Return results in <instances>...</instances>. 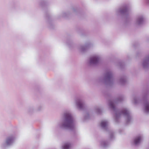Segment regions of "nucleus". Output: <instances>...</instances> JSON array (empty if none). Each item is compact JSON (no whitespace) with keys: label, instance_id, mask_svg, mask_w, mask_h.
Wrapping results in <instances>:
<instances>
[{"label":"nucleus","instance_id":"nucleus-9","mask_svg":"<svg viewBox=\"0 0 149 149\" xmlns=\"http://www.w3.org/2000/svg\"><path fill=\"white\" fill-rule=\"evenodd\" d=\"M144 18L142 15H139L136 17L135 21L136 26H142L144 23Z\"/></svg>","mask_w":149,"mask_h":149},{"label":"nucleus","instance_id":"nucleus-11","mask_svg":"<svg viewBox=\"0 0 149 149\" xmlns=\"http://www.w3.org/2000/svg\"><path fill=\"white\" fill-rule=\"evenodd\" d=\"M142 65L143 68L144 69H147L149 67V55L143 60Z\"/></svg>","mask_w":149,"mask_h":149},{"label":"nucleus","instance_id":"nucleus-16","mask_svg":"<svg viewBox=\"0 0 149 149\" xmlns=\"http://www.w3.org/2000/svg\"><path fill=\"white\" fill-rule=\"evenodd\" d=\"M109 143L104 140H102L100 142V145L102 147L105 148L109 145Z\"/></svg>","mask_w":149,"mask_h":149},{"label":"nucleus","instance_id":"nucleus-4","mask_svg":"<svg viewBox=\"0 0 149 149\" xmlns=\"http://www.w3.org/2000/svg\"><path fill=\"white\" fill-rule=\"evenodd\" d=\"M97 81L100 83H104L105 84L110 86H111L113 83L112 72L110 70L107 71L104 74V78L100 77L97 80Z\"/></svg>","mask_w":149,"mask_h":149},{"label":"nucleus","instance_id":"nucleus-3","mask_svg":"<svg viewBox=\"0 0 149 149\" xmlns=\"http://www.w3.org/2000/svg\"><path fill=\"white\" fill-rule=\"evenodd\" d=\"M147 91L142 92L141 97L133 96L132 102L135 104H141L144 101L143 109L144 112L147 113H149V98Z\"/></svg>","mask_w":149,"mask_h":149},{"label":"nucleus","instance_id":"nucleus-22","mask_svg":"<svg viewBox=\"0 0 149 149\" xmlns=\"http://www.w3.org/2000/svg\"><path fill=\"white\" fill-rule=\"evenodd\" d=\"M34 108L33 107H31L29 108V111L30 112H32L34 111Z\"/></svg>","mask_w":149,"mask_h":149},{"label":"nucleus","instance_id":"nucleus-10","mask_svg":"<svg viewBox=\"0 0 149 149\" xmlns=\"http://www.w3.org/2000/svg\"><path fill=\"white\" fill-rule=\"evenodd\" d=\"M93 46L91 42L86 43L85 45H80L78 47L79 51L82 52H85L87 49Z\"/></svg>","mask_w":149,"mask_h":149},{"label":"nucleus","instance_id":"nucleus-21","mask_svg":"<svg viewBox=\"0 0 149 149\" xmlns=\"http://www.w3.org/2000/svg\"><path fill=\"white\" fill-rule=\"evenodd\" d=\"M109 135L110 139H112L114 138V133L112 132H110L109 133Z\"/></svg>","mask_w":149,"mask_h":149},{"label":"nucleus","instance_id":"nucleus-8","mask_svg":"<svg viewBox=\"0 0 149 149\" xmlns=\"http://www.w3.org/2000/svg\"><path fill=\"white\" fill-rule=\"evenodd\" d=\"M128 6L124 5L116 10V13L117 15L120 14L122 15H127L128 14Z\"/></svg>","mask_w":149,"mask_h":149},{"label":"nucleus","instance_id":"nucleus-15","mask_svg":"<svg viewBox=\"0 0 149 149\" xmlns=\"http://www.w3.org/2000/svg\"><path fill=\"white\" fill-rule=\"evenodd\" d=\"M118 83L121 85H124L127 82V79L125 76L121 77L118 80Z\"/></svg>","mask_w":149,"mask_h":149},{"label":"nucleus","instance_id":"nucleus-2","mask_svg":"<svg viewBox=\"0 0 149 149\" xmlns=\"http://www.w3.org/2000/svg\"><path fill=\"white\" fill-rule=\"evenodd\" d=\"M57 127L63 129L74 130L75 128L74 119L72 114L69 111L64 112Z\"/></svg>","mask_w":149,"mask_h":149},{"label":"nucleus","instance_id":"nucleus-6","mask_svg":"<svg viewBox=\"0 0 149 149\" xmlns=\"http://www.w3.org/2000/svg\"><path fill=\"white\" fill-rule=\"evenodd\" d=\"M100 56L97 54L91 56L88 60V65L90 66H94L97 65L100 60Z\"/></svg>","mask_w":149,"mask_h":149},{"label":"nucleus","instance_id":"nucleus-17","mask_svg":"<svg viewBox=\"0 0 149 149\" xmlns=\"http://www.w3.org/2000/svg\"><path fill=\"white\" fill-rule=\"evenodd\" d=\"M71 144L69 142L65 143L62 146L63 149H69L71 146Z\"/></svg>","mask_w":149,"mask_h":149},{"label":"nucleus","instance_id":"nucleus-5","mask_svg":"<svg viewBox=\"0 0 149 149\" xmlns=\"http://www.w3.org/2000/svg\"><path fill=\"white\" fill-rule=\"evenodd\" d=\"M15 137L14 135H11L8 136L5 141L2 144L1 148L4 149L7 147L12 146L14 143Z\"/></svg>","mask_w":149,"mask_h":149},{"label":"nucleus","instance_id":"nucleus-24","mask_svg":"<svg viewBox=\"0 0 149 149\" xmlns=\"http://www.w3.org/2000/svg\"><path fill=\"white\" fill-rule=\"evenodd\" d=\"M68 45L69 47H71V46L70 45H72V42H70V44L69 43H68Z\"/></svg>","mask_w":149,"mask_h":149},{"label":"nucleus","instance_id":"nucleus-13","mask_svg":"<svg viewBox=\"0 0 149 149\" xmlns=\"http://www.w3.org/2000/svg\"><path fill=\"white\" fill-rule=\"evenodd\" d=\"M108 122L106 120H102L101 123V126L102 128L105 130H107L108 128Z\"/></svg>","mask_w":149,"mask_h":149},{"label":"nucleus","instance_id":"nucleus-18","mask_svg":"<svg viewBox=\"0 0 149 149\" xmlns=\"http://www.w3.org/2000/svg\"><path fill=\"white\" fill-rule=\"evenodd\" d=\"M94 109L95 111L97 114H100L102 112V110L100 108L98 107H96L94 108Z\"/></svg>","mask_w":149,"mask_h":149},{"label":"nucleus","instance_id":"nucleus-25","mask_svg":"<svg viewBox=\"0 0 149 149\" xmlns=\"http://www.w3.org/2000/svg\"><path fill=\"white\" fill-rule=\"evenodd\" d=\"M146 1L149 3V0H146Z\"/></svg>","mask_w":149,"mask_h":149},{"label":"nucleus","instance_id":"nucleus-19","mask_svg":"<svg viewBox=\"0 0 149 149\" xmlns=\"http://www.w3.org/2000/svg\"><path fill=\"white\" fill-rule=\"evenodd\" d=\"M90 116L88 113H84V120H88L90 118Z\"/></svg>","mask_w":149,"mask_h":149},{"label":"nucleus","instance_id":"nucleus-20","mask_svg":"<svg viewBox=\"0 0 149 149\" xmlns=\"http://www.w3.org/2000/svg\"><path fill=\"white\" fill-rule=\"evenodd\" d=\"M43 109V107L42 105H39L37 107L36 111H41Z\"/></svg>","mask_w":149,"mask_h":149},{"label":"nucleus","instance_id":"nucleus-1","mask_svg":"<svg viewBox=\"0 0 149 149\" xmlns=\"http://www.w3.org/2000/svg\"><path fill=\"white\" fill-rule=\"evenodd\" d=\"M124 99L123 96L120 95L114 101L109 100V106L110 109L113 112L114 116L116 122L118 123L120 118L123 116L125 118L127 124H128L132 120L130 112L129 110L126 108H124L121 110H119L116 107V105L121 102Z\"/></svg>","mask_w":149,"mask_h":149},{"label":"nucleus","instance_id":"nucleus-14","mask_svg":"<svg viewBox=\"0 0 149 149\" xmlns=\"http://www.w3.org/2000/svg\"><path fill=\"white\" fill-rule=\"evenodd\" d=\"M143 139V136L141 135L136 136L134 140V143L135 145L137 146L140 143Z\"/></svg>","mask_w":149,"mask_h":149},{"label":"nucleus","instance_id":"nucleus-23","mask_svg":"<svg viewBox=\"0 0 149 149\" xmlns=\"http://www.w3.org/2000/svg\"><path fill=\"white\" fill-rule=\"evenodd\" d=\"M123 63H122V62H120L119 63V65H120V66L121 67L122 66H123Z\"/></svg>","mask_w":149,"mask_h":149},{"label":"nucleus","instance_id":"nucleus-7","mask_svg":"<svg viewBox=\"0 0 149 149\" xmlns=\"http://www.w3.org/2000/svg\"><path fill=\"white\" fill-rule=\"evenodd\" d=\"M74 102L76 105L78 109L83 110L85 107V102L82 98H77L74 99Z\"/></svg>","mask_w":149,"mask_h":149},{"label":"nucleus","instance_id":"nucleus-12","mask_svg":"<svg viewBox=\"0 0 149 149\" xmlns=\"http://www.w3.org/2000/svg\"><path fill=\"white\" fill-rule=\"evenodd\" d=\"M77 9L76 8H73L70 10V12H63L61 14V16L63 17H67L69 16V15L71 13H74L76 12Z\"/></svg>","mask_w":149,"mask_h":149}]
</instances>
